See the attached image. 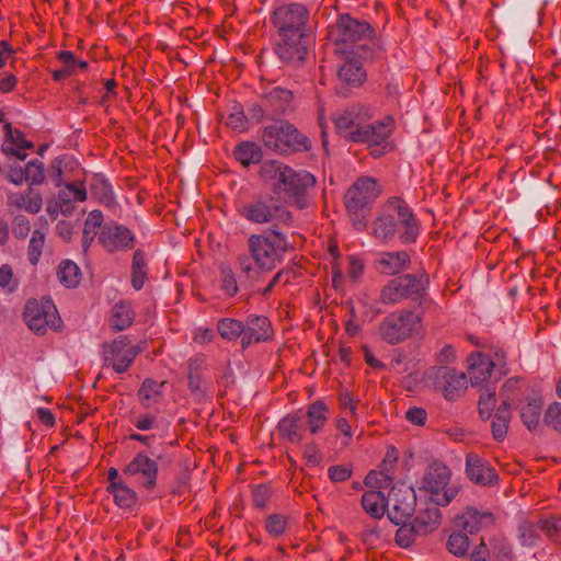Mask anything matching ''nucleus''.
<instances>
[{"label":"nucleus","mask_w":561,"mask_h":561,"mask_svg":"<svg viewBox=\"0 0 561 561\" xmlns=\"http://www.w3.org/2000/svg\"><path fill=\"white\" fill-rule=\"evenodd\" d=\"M428 278L424 273L403 274L390 279L380 293V301L386 305L399 304L411 299L422 304Z\"/></svg>","instance_id":"obj_9"},{"label":"nucleus","mask_w":561,"mask_h":561,"mask_svg":"<svg viewBox=\"0 0 561 561\" xmlns=\"http://www.w3.org/2000/svg\"><path fill=\"white\" fill-rule=\"evenodd\" d=\"M90 190L92 195L102 202L108 203L113 198L111 185L99 174L93 175Z\"/></svg>","instance_id":"obj_47"},{"label":"nucleus","mask_w":561,"mask_h":561,"mask_svg":"<svg viewBox=\"0 0 561 561\" xmlns=\"http://www.w3.org/2000/svg\"><path fill=\"white\" fill-rule=\"evenodd\" d=\"M103 214L100 210H92L84 222V228L82 231V247L84 252L88 251L91 243L93 242L95 236L98 234V230L102 229L103 226Z\"/></svg>","instance_id":"obj_34"},{"label":"nucleus","mask_w":561,"mask_h":561,"mask_svg":"<svg viewBox=\"0 0 561 561\" xmlns=\"http://www.w3.org/2000/svg\"><path fill=\"white\" fill-rule=\"evenodd\" d=\"M124 474L127 476H141V483L148 490L156 486L158 474V463L149 458L146 454L139 453L136 457L125 467Z\"/></svg>","instance_id":"obj_18"},{"label":"nucleus","mask_w":561,"mask_h":561,"mask_svg":"<svg viewBox=\"0 0 561 561\" xmlns=\"http://www.w3.org/2000/svg\"><path fill=\"white\" fill-rule=\"evenodd\" d=\"M238 214L252 224L280 221L289 224L293 219L284 203L271 194H260L238 206Z\"/></svg>","instance_id":"obj_6"},{"label":"nucleus","mask_w":561,"mask_h":561,"mask_svg":"<svg viewBox=\"0 0 561 561\" xmlns=\"http://www.w3.org/2000/svg\"><path fill=\"white\" fill-rule=\"evenodd\" d=\"M496 399H495V388H491L489 385L485 387L484 391L481 392L480 399L478 402L479 414L482 420H488L491 417L492 412L495 408Z\"/></svg>","instance_id":"obj_45"},{"label":"nucleus","mask_w":561,"mask_h":561,"mask_svg":"<svg viewBox=\"0 0 561 561\" xmlns=\"http://www.w3.org/2000/svg\"><path fill=\"white\" fill-rule=\"evenodd\" d=\"M520 380L517 378H510L505 381L500 392L502 398L501 404H506L511 408L512 402L518 397Z\"/></svg>","instance_id":"obj_52"},{"label":"nucleus","mask_w":561,"mask_h":561,"mask_svg":"<svg viewBox=\"0 0 561 561\" xmlns=\"http://www.w3.org/2000/svg\"><path fill=\"white\" fill-rule=\"evenodd\" d=\"M440 511L436 505L433 504L419 512L413 519V523L419 529V534H421V536H426L427 534L437 529L440 525Z\"/></svg>","instance_id":"obj_29"},{"label":"nucleus","mask_w":561,"mask_h":561,"mask_svg":"<svg viewBox=\"0 0 561 561\" xmlns=\"http://www.w3.org/2000/svg\"><path fill=\"white\" fill-rule=\"evenodd\" d=\"M23 318L27 327L37 334H44L47 328L58 329L60 317L51 300L39 301L37 299L27 300Z\"/></svg>","instance_id":"obj_12"},{"label":"nucleus","mask_w":561,"mask_h":561,"mask_svg":"<svg viewBox=\"0 0 561 561\" xmlns=\"http://www.w3.org/2000/svg\"><path fill=\"white\" fill-rule=\"evenodd\" d=\"M310 44L311 36L278 35L274 53L282 64L299 67L308 57Z\"/></svg>","instance_id":"obj_13"},{"label":"nucleus","mask_w":561,"mask_h":561,"mask_svg":"<svg viewBox=\"0 0 561 561\" xmlns=\"http://www.w3.org/2000/svg\"><path fill=\"white\" fill-rule=\"evenodd\" d=\"M380 187L374 178L363 176L346 191L344 205L353 226L360 230L365 227L370 205L380 194Z\"/></svg>","instance_id":"obj_5"},{"label":"nucleus","mask_w":561,"mask_h":561,"mask_svg":"<svg viewBox=\"0 0 561 561\" xmlns=\"http://www.w3.org/2000/svg\"><path fill=\"white\" fill-rule=\"evenodd\" d=\"M427 376L433 379L435 387L439 389L449 401L460 397L467 389V376L463 373H458L453 367H432L428 369Z\"/></svg>","instance_id":"obj_14"},{"label":"nucleus","mask_w":561,"mask_h":561,"mask_svg":"<svg viewBox=\"0 0 561 561\" xmlns=\"http://www.w3.org/2000/svg\"><path fill=\"white\" fill-rule=\"evenodd\" d=\"M369 118L368 110L363 106H353L343 112L336 113L333 117L336 130L348 139V134L359 126L360 122Z\"/></svg>","instance_id":"obj_23"},{"label":"nucleus","mask_w":561,"mask_h":561,"mask_svg":"<svg viewBox=\"0 0 561 561\" xmlns=\"http://www.w3.org/2000/svg\"><path fill=\"white\" fill-rule=\"evenodd\" d=\"M398 456H397V449L394 447H390L387 450V454L382 460V471L380 472V476L382 477L383 481H380L379 488L388 486L389 483L392 481V478L387 473L390 468L394 466L397 462Z\"/></svg>","instance_id":"obj_57"},{"label":"nucleus","mask_w":561,"mask_h":561,"mask_svg":"<svg viewBox=\"0 0 561 561\" xmlns=\"http://www.w3.org/2000/svg\"><path fill=\"white\" fill-rule=\"evenodd\" d=\"M337 76L343 83L351 87H358L365 80L366 72L357 59L347 58L340 67Z\"/></svg>","instance_id":"obj_30"},{"label":"nucleus","mask_w":561,"mask_h":561,"mask_svg":"<svg viewBox=\"0 0 561 561\" xmlns=\"http://www.w3.org/2000/svg\"><path fill=\"white\" fill-rule=\"evenodd\" d=\"M57 275L59 280L67 287H76L79 284V267L69 260H65L59 264Z\"/></svg>","instance_id":"obj_43"},{"label":"nucleus","mask_w":561,"mask_h":561,"mask_svg":"<svg viewBox=\"0 0 561 561\" xmlns=\"http://www.w3.org/2000/svg\"><path fill=\"white\" fill-rule=\"evenodd\" d=\"M272 491L270 486L260 484L253 490V503L256 507L263 508L271 499Z\"/></svg>","instance_id":"obj_63"},{"label":"nucleus","mask_w":561,"mask_h":561,"mask_svg":"<svg viewBox=\"0 0 561 561\" xmlns=\"http://www.w3.org/2000/svg\"><path fill=\"white\" fill-rule=\"evenodd\" d=\"M107 492L113 494L114 502L119 507L129 508L137 502L136 492L126 483L110 484L107 486Z\"/></svg>","instance_id":"obj_40"},{"label":"nucleus","mask_w":561,"mask_h":561,"mask_svg":"<svg viewBox=\"0 0 561 561\" xmlns=\"http://www.w3.org/2000/svg\"><path fill=\"white\" fill-rule=\"evenodd\" d=\"M543 422L554 431L561 433V403L554 402L548 407Z\"/></svg>","instance_id":"obj_55"},{"label":"nucleus","mask_w":561,"mask_h":561,"mask_svg":"<svg viewBox=\"0 0 561 561\" xmlns=\"http://www.w3.org/2000/svg\"><path fill=\"white\" fill-rule=\"evenodd\" d=\"M538 520H523L517 527V538L523 547H535L540 540V528Z\"/></svg>","instance_id":"obj_35"},{"label":"nucleus","mask_w":561,"mask_h":561,"mask_svg":"<svg viewBox=\"0 0 561 561\" xmlns=\"http://www.w3.org/2000/svg\"><path fill=\"white\" fill-rule=\"evenodd\" d=\"M31 230L30 220L23 216L19 215L13 220V234L18 239H24L27 237L28 232Z\"/></svg>","instance_id":"obj_62"},{"label":"nucleus","mask_w":561,"mask_h":561,"mask_svg":"<svg viewBox=\"0 0 561 561\" xmlns=\"http://www.w3.org/2000/svg\"><path fill=\"white\" fill-rule=\"evenodd\" d=\"M328 412L329 409L322 401H316L308 407L305 422L312 434L323 427L328 420Z\"/></svg>","instance_id":"obj_32"},{"label":"nucleus","mask_w":561,"mask_h":561,"mask_svg":"<svg viewBox=\"0 0 561 561\" xmlns=\"http://www.w3.org/2000/svg\"><path fill=\"white\" fill-rule=\"evenodd\" d=\"M362 506L374 518L383 516L387 507V499L379 490H370L363 494Z\"/></svg>","instance_id":"obj_31"},{"label":"nucleus","mask_w":561,"mask_h":561,"mask_svg":"<svg viewBox=\"0 0 561 561\" xmlns=\"http://www.w3.org/2000/svg\"><path fill=\"white\" fill-rule=\"evenodd\" d=\"M247 244L249 255L240 254L238 256L240 272L247 277L255 273V267L262 272H271L283 260L287 251L286 237L276 230L251 234Z\"/></svg>","instance_id":"obj_1"},{"label":"nucleus","mask_w":561,"mask_h":561,"mask_svg":"<svg viewBox=\"0 0 561 561\" xmlns=\"http://www.w3.org/2000/svg\"><path fill=\"white\" fill-rule=\"evenodd\" d=\"M271 24L277 35L311 36L310 12L301 3H286L274 9Z\"/></svg>","instance_id":"obj_8"},{"label":"nucleus","mask_w":561,"mask_h":561,"mask_svg":"<svg viewBox=\"0 0 561 561\" xmlns=\"http://www.w3.org/2000/svg\"><path fill=\"white\" fill-rule=\"evenodd\" d=\"M45 244V233L41 230H34L28 243V261L32 265H36L41 259Z\"/></svg>","instance_id":"obj_48"},{"label":"nucleus","mask_w":561,"mask_h":561,"mask_svg":"<svg viewBox=\"0 0 561 561\" xmlns=\"http://www.w3.org/2000/svg\"><path fill=\"white\" fill-rule=\"evenodd\" d=\"M71 159L68 157H58L53 160L51 164L48 168V176L55 183L57 187L62 184L64 181V168H67L71 164Z\"/></svg>","instance_id":"obj_50"},{"label":"nucleus","mask_w":561,"mask_h":561,"mask_svg":"<svg viewBox=\"0 0 561 561\" xmlns=\"http://www.w3.org/2000/svg\"><path fill=\"white\" fill-rule=\"evenodd\" d=\"M446 548L451 554L458 558H463L467 556L469 549V539L465 534L454 531L448 537Z\"/></svg>","instance_id":"obj_44"},{"label":"nucleus","mask_w":561,"mask_h":561,"mask_svg":"<svg viewBox=\"0 0 561 561\" xmlns=\"http://www.w3.org/2000/svg\"><path fill=\"white\" fill-rule=\"evenodd\" d=\"M510 421L511 408L506 404H500L491 423L492 435L495 440L502 442L506 437Z\"/></svg>","instance_id":"obj_33"},{"label":"nucleus","mask_w":561,"mask_h":561,"mask_svg":"<svg viewBox=\"0 0 561 561\" xmlns=\"http://www.w3.org/2000/svg\"><path fill=\"white\" fill-rule=\"evenodd\" d=\"M466 472L472 482L484 486L496 483L499 479L494 468L476 454L467 455Z\"/></svg>","instance_id":"obj_21"},{"label":"nucleus","mask_w":561,"mask_h":561,"mask_svg":"<svg viewBox=\"0 0 561 561\" xmlns=\"http://www.w3.org/2000/svg\"><path fill=\"white\" fill-rule=\"evenodd\" d=\"M19 286L18 279L13 277L11 265L3 264L0 266V287L13 293Z\"/></svg>","instance_id":"obj_58"},{"label":"nucleus","mask_w":561,"mask_h":561,"mask_svg":"<svg viewBox=\"0 0 561 561\" xmlns=\"http://www.w3.org/2000/svg\"><path fill=\"white\" fill-rule=\"evenodd\" d=\"M397 233L403 243H412L417 238L419 226L408 204L399 197H393L374 221V236L382 241H389Z\"/></svg>","instance_id":"obj_2"},{"label":"nucleus","mask_w":561,"mask_h":561,"mask_svg":"<svg viewBox=\"0 0 561 561\" xmlns=\"http://www.w3.org/2000/svg\"><path fill=\"white\" fill-rule=\"evenodd\" d=\"M266 172H272L277 180L279 191L284 193L286 202L305 209L310 205L309 192L314 187L316 178L308 171H296L283 163L272 162L265 164Z\"/></svg>","instance_id":"obj_4"},{"label":"nucleus","mask_w":561,"mask_h":561,"mask_svg":"<svg viewBox=\"0 0 561 561\" xmlns=\"http://www.w3.org/2000/svg\"><path fill=\"white\" fill-rule=\"evenodd\" d=\"M305 427V415L296 412L283 417L278 423L277 430L282 438L291 444H300Z\"/></svg>","instance_id":"obj_26"},{"label":"nucleus","mask_w":561,"mask_h":561,"mask_svg":"<svg viewBox=\"0 0 561 561\" xmlns=\"http://www.w3.org/2000/svg\"><path fill=\"white\" fill-rule=\"evenodd\" d=\"M449 478L450 471L448 467L443 462L433 461L428 465L423 476L422 486L432 494L438 495V493L447 486Z\"/></svg>","instance_id":"obj_22"},{"label":"nucleus","mask_w":561,"mask_h":561,"mask_svg":"<svg viewBox=\"0 0 561 561\" xmlns=\"http://www.w3.org/2000/svg\"><path fill=\"white\" fill-rule=\"evenodd\" d=\"M421 320V314H416L410 310L391 312L379 325L380 337L391 345L401 343L411 336Z\"/></svg>","instance_id":"obj_10"},{"label":"nucleus","mask_w":561,"mask_h":561,"mask_svg":"<svg viewBox=\"0 0 561 561\" xmlns=\"http://www.w3.org/2000/svg\"><path fill=\"white\" fill-rule=\"evenodd\" d=\"M25 174V181L32 185H39L44 183L45 180V170L43 162L38 160H32L23 170Z\"/></svg>","instance_id":"obj_49"},{"label":"nucleus","mask_w":561,"mask_h":561,"mask_svg":"<svg viewBox=\"0 0 561 561\" xmlns=\"http://www.w3.org/2000/svg\"><path fill=\"white\" fill-rule=\"evenodd\" d=\"M264 145L279 153L309 150L310 140L288 121L277 119L267 125L262 134Z\"/></svg>","instance_id":"obj_7"},{"label":"nucleus","mask_w":561,"mask_h":561,"mask_svg":"<svg viewBox=\"0 0 561 561\" xmlns=\"http://www.w3.org/2000/svg\"><path fill=\"white\" fill-rule=\"evenodd\" d=\"M469 375L472 386H479L493 378L495 381L499 376L490 355L483 353H472L468 357Z\"/></svg>","instance_id":"obj_19"},{"label":"nucleus","mask_w":561,"mask_h":561,"mask_svg":"<svg viewBox=\"0 0 561 561\" xmlns=\"http://www.w3.org/2000/svg\"><path fill=\"white\" fill-rule=\"evenodd\" d=\"M417 537H421V534H419L415 524L413 522H403L396 531L394 541L401 548H409L414 543Z\"/></svg>","instance_id":"obj_42"},{"label":"nucleus","mask_w":561,"mask_h":561,"mask_svg":"<svg viewBox=\"0 0 561 561\" xmlns=\"http://www.w3.org/2000/svg\"><path fill=\"white\" fill-rule=\"evenodd\" d=\"M496 561H513V550L505 539H496L492 546Z\"/></svg>","instance_id":"obj_59"},{"label":"nucleus","mask_w":561,"mask_h":561,"mask_svg":"<svg viewBox=\"0 0 561 561\" xmlns=\"http://www.w3.org/2000/svg\"><path fill=\"white\" fill-rule=\"evenodd\" d=\"M188 388L195 396L203 397L205 393L202 376L193 362L188 366Z\"/></svg>","instance_id":"obj_56"},{"label":"nucleus","mask_w":561,"mask_h":561,"mask_svg":"<svg viewBox=\"0 0 561 561\" xmlns=\"http://www.w3.org/2000/svg\"><path fill=\"white\" fill-rule=\"evenodd\" d=\"M134 321V311L127 302L121 301L113 307L111 327L117 331H123L131 325Z\"/></svg>","instance_id":"obj_37"},{"label":"nucleus","mask_w":561,"mask_h":561,"mask_svg":"<svg viewBox=\"0 0 561 561\" xmlns=\"http://www.w3.org/2000/svg\"><path fill=\"white\" fill-rule=\"evenodd\" d=\"M234 158L244 167L259 163L262 159V151L253 142H242L233 150Z\"/></svg>","instance_id":"obj_41"},{"label":"nucleus","mask_w":561,"mask_h":561,"mask_svg":"<svg viewBox=\"0 0 561 561\" xmlns=\"http://www.w3.org/2000/svg\"><path fill=\"white\" fill-rule=\"evenodd\" d=\"M87 199L85 187L81 183H66L65 188L58 193L57 206L64 216L72 215L76 202Z\"/></svg>","instance_id":"obj_27"},{"label":"nucleus","mask_w":561,"mask_h":561,"mask_svg":"<svg viewBox=\"0 0 561 561\" xmlns=\"http://www.w3.org/2000/svg\"><path fill=\"white\" fill-rule=\"evenodd\" d=\"M126 336H119L111 344L103 345V360L105 366H111L117 374L128 370L136 358L138 351L135 346H128Z\"/></svg>","instance_id":"obj_16"},{"label":"nucleus","mask_w":561,"mask_h":561,"mask_svg":"<svg viewBox=\"0 0 561 561\" xmlns=\"http://www.w3.org/2000/svg\"><path fill=\"white\" fill-rule=\"evenodd\" d=\"M416 496L411 488H391L387 497V514L391 523L400 525L413 516Z\"/></svg>","instance_id":"obj_15"},{"label":"nucleus","mask_w":561,"mask_h":561,"mask_svg":"<svg viewBox=\"0 0 561 561\" xmlns=\"http://www.w3.org/2000/svg\"><path fill=\"white\" fill-rule=\"evenodd\" d=\"M393 119L387 117L382 122L365 124L360 122L355 130L348 134V140L354 142L367 144L370 147V154L378 158L385 153L387 139L391 133Z\"/></svg>","instance_id":"obj_11"},{"label":"nucleus","mask_w":561,"mask_h":561,"mask_svg":"<svg viewBox=\"0 0 561 561\" xmlns=\"http://www.w3.org/2000/svg\"><path fill=\"white\" fill-rule=\"evenodd\" d=\"M352 474V469L347 466H332L329 468V478L333 482L347 480Z\"/></svg>","instance_id":"obj_64"},{"label":"nucleus","mask_w":561,"mask_h":561,"mask_svg":"<svg viewBox=\"0 0 561 561\" xmlns=\"http://www.w3.org/2000/svg\"><path fill=\"white\" fill-rule=\"evenodd\" d=\"M147 279L146 254L142 250L137 249L134 252L131 261V285L136 290H140Z\"/></svg>","instance_id":"obj_38"},{"label":"nucleus","mask_w":561,"mask_h":561,"mask_svg":"<svg viewBox=\"0 0 561 561\" xmlns=\"http://www.w3.org/2000/svg\"><path fill=\"white\" fill-rule=\"evenodd\" d=\"M493 515L489 512H479L476 508H468L465 513L457 516L455 524L458 528L473 535L482 528L492 525Z\"/></svg>","instance_id":"obj_25"},{"label":"nucleus","mask_w":561,"mask_h":561,"mask_svg":"<svg viewBox=\"0 0 561 561\" xmlns=\"http://www.w3.org/2000/svg\"><path fill=\"white\" fill-rule=\"evenodd\" d=\"M374 30L366 21L356 20L348 14L340 15L329 27L328 36L335 45H348L350 50L336 49L339 54H350L359 58H368V43L371 42Z\"/></svg>","instance_id":"obj_3"},{"label":"nucleus","mask_w":561,"mask_h":561,"mask_svg":"<svg viewBox=\"0 0 561 561\" xmlns=\"http://www.w3.org/2000/svg\"><path fill=\"white\" fill-rule=\"evenodd\" d=\"M273 334L271 322L266 317L250 316L244 323L241 348L247 350L252 343L265 342Z\"/></svg>","instance_id":"obj_20"},{"label":"nucleus","mask_w":561,"mask_h":561,"mask_svg":"<svg viewBox=\"0 0 561 561\" xmlns=\"http://www.w3.org/2000/svg\"><path fill=\"white\" fill-rule=\"evenodd\" d=\"M219 335L227 341L242 340L244 335V323L232 318H222L217 322Z\"/></svg>","instance_id":"obj_39"},{"label":"nucleus","mask_w":561,"mask_h":561,"mask_svg":"<svg viewBox=\"0 0 561 561\" xmlns=\"http://www.w3.org/2000/svg\"><path fill=\"white\" fill-rule=\"evenodd\" d=\"M410 255L405 251L385 252L376 262L377 270L387 275H397L410 265Z\"/></svg>","instance_id":"obj_28"},{"label":"nucleus","mask_w":561,"mask_h":561,"mask_svg":"<svg viewBox=\"0 0 561 561\" xmlns=\"http://www.w3.org/2000/svg\"><path fill=\"white\" fill-rule=\"evenodd\" d=\"M520 419L523 424L529 430L537 428L541 415V401L531 399L523 403L519 408Z\"/></svg>","instance_id":"obj_36"},{"label":"nucleus","mask_w":561,"mask_h":561,"mask_svg":"<svg viewBox=\"0 0 561 561\" xmlns=\"http://www.w3.org/2000/svg\"><path fill=\"white\" fill-rule=\"evenodd\" d=\"M226 125L236 130L245 128V115L240 105L233 107V112L228 116Z\"/></svg>","instance_id":"obj_60"},{"label":"nucleus","mask_w":561,"mask_h":561,"mask_svg":"<svg viewBox=\"0 0 561 561\" xmlns=\"http://www.w3.org/2000/svg\"><path fill=\"white\" fill-rule=\"evenodd\" d=\"M538 524L540 533H543L550 540L557 542L561 539V517L539 518Z\"/></svg>","instance_id":"obj_46"},{"label":"nucleus","mask_w":561,"mask_h":561,"mask_svg":"<svg viewBox=\"0 0 561 561\" xmlns=\"http://www.w3.org/2000/svg\"><path fill=\"white\" fill-rule=\"evenodd\" d=\"M286 527L287 519L285 516L280 514H272L267 516L265 522V529L270 535L278 537L285 533Z\"/></svg>","instance_id":"obj_54"},{"label":"nucleus","mask_w":561,"mask_h":561,"mask_svg":"<svg viewBox=\"0 0 561 561\" xmlns=\"http://www.w3.org/2000/svg\"><path fill=\"white\" fill-rule=\"evenodd\" d=\"M99 242L108 253L128 251L135 245V236L127 227L113 222L103 226Z\"/></svg>","instance_id":"obj_17"},{"label":"nucleus","mask_w":561,"mask_h":561,"mask_svg":"<svg viewBox=\"0 0 561 561\" xmlns=\"http://www.w3.org/2000/svg\"><path fill=\"white\" fill-rule=\"evenodd\" d=\"M3 129L5 133V139L11 145H15L21 149L33 148V144L24 138V135L21 130L14 129L11 123H5Z\"/></svg>","instance_id":"obj_53"},{"label":"nucleus","mask_w":561,"mask_h":561,"mask_svg":"<svg viewBox=\"0 0 561 561\" xmlns=\"http://www.w3.org/2000/svg\"><path fill=\"white\" fill-rule=\"evenodd\" d=\"M221 288L229 295L234 296L238 293V284L232 268L229 265L220 266Z\"/></svg>","instance_id":"obj_51"},{"label":"nucleus","mask_w":561,"mask_h":561,"mask_svg":"<svg viewBox=\"0 0 561 561\" xmlns=\"http://www.w3.org/2000/svg\"><path fill=\"white\" fill-rule=\"evenodd\" d=\"M162 385H159L158 382H156L154 380L152 379H146L139 391H138V396H139V399L141 402L144 401H148L150 400L153 396L156 394H159V388L161 387Z\"/></svg>","instance_id":"obj_61"},{"label":"nucleus","mask_w":561,"mask_h":561,"mask_svg":"<svg viewBox=\"0 0 561 561\" xmlns=\"http://www.w3.org/2000/svg\"><path fill=\"white\" fill-rule=\"evenodd\" d=\"M293 99V92L280 87H274L268 92L264 93L266 111H270L274 116L290 113L294 110Z\"/></svg>","instance_id":"obj_24"}]
</instances>
